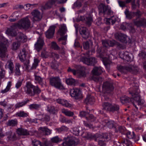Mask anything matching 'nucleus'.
I'll return each instance as SVG.
<instances>
[{"label":"nucleus","instance_id":"1","mask_svg":"<svg viewBox=\"0 0 146 146\" xmlns=\"http://www.w3.org/2000/svg\"><path fill=\"white\" fill-rule=\"evenodd\" d=\"M140 90L138 86H134L133 87V90L131 91L129 90V94H131L132 98H130L126 96L121 97L120 98L121 102L123 104L127 103L130 100L132 103L133 106L137 110H138V106H141L143 104L144 102V100L140 98L139 93Z\"/></svg>","mask_w":146,"mask_h":146},{"label":"nucleus","instance_id":"2","mask_svg":"<svg viewBox=\"0 0 146 146\" xmlns=\"http://www.w3.org/2000/svg\"><path fill=\"white\" fill-rule=\"evenodd\" d=\"M23 89L25 93L31 96H34L35 94H39L41 92L37 86L33 85L30 82H27Z\"/></svg>","mask_w":146,"mask_h":146},{"label":"nucleus","instance_id":"3","mask_svg":"<svg viewBox=\"0 0 146 146\" xmlns=\"http://www.w3.org/2000/svg\"><path fill=\"white\" fill-rule=\"evenodd\" d=\"M31 22L27 17L22 19L18 23H14V26H16L20 29H27L30 25Z\"/></svg>","mask_w":146,"mask_h":146},{"label":"nucleus","instance_id":"4","mask_svg":"<svg viewBox=\"0 0 146 146\" xmlns=\"http://www.w3.org/2000/svg\"><path fill=\"white\" fill-rule=\"evenodd\" d=\"M50 84L56 88L63 89L64 88L58 77H53L49 79Z\"/></svg>","mask_w":146,"mask_h":146},{"label":"nucleus","instance_id":"5","mask_svg":"<svg viewBox=\"0 0 146 146\" xmlns=\"http://www.w3.org/2000/svg\"><path fill=\"white\" fill-rule=\"evenodd\" d=\"M75 68L77 69L76 70L72 69L70 67H69L68 70V72H71L74 75H75L77 73L81 76H85V69L84 68L81 67L79 65L78 66H76Z\"/></svg>","mask_w":146,"mask_h":146},{"label":"nucleus","instance_id":"6","mask_svg":"<svg viewBox=\"0 0 146 146\" xmlns=\"http://www.w3.org/2000/svg\"><path fill=\"white\" fill-rule=\"evenodd\" d=\"M70 96L76 100H78L82 98V92L78 88H75L70 90Z\"/></svg>","mask_w":146,"mask_h":146},{"label":"nucleus","instance_id":"7","mask_svg":"<svg viewBox=\"0 0 146 146\" xmlns=\"http://www.w3.org/2000/svg\"><path fill=\"white\" fill-rule=\"evenodd\" d=\"M67 0H49L44 6H42L41 9L43 10L51 8L56 2L58 4H62L65 3Z\"/></svg>","mask_w":146,"mask_h":146},{"label":"nucleus","instance_id":"8","mask_svg":"<svg viewBox=\"0 0 146 146\" xmlns=\"http://www.w3.org/2000/svg\"><path fill=\"white\" fill-rule=\"evenodd\" d=\"M97 52L99 54L100 57L102 58V60L104 64H110L111 63L110 60L107 57L104 56L106 55L105 51L103 52L100 48H98V46Z\"/></svg>","mask_w":146,"mask_h":146},{"label":"nucleus","instance_id":"9","mask_svg":"<svg viewBox=\"0 0 146 146\" xmlns=\"http://www.w3.org/2000/svg\"><path fill=\"white\" fill-rule=\"evenodd\" d=\"M99 13H103L104 15H110L112 13L111 10L108 6L105 5L103 3H101L98 7Z\"/></svg>","mask_w":146,"mask_h":146},{"label":"nucleus","instance_id":"10","mask_svg":"<svg viewBox=\"0 0 146 146\" xmlns=\"http://www.w3.org/2000/svg\"><path fill=\"white\" fill-rule=\"evenodd\" d=\"M78 19L79 21L85 22L89 26L91 25L93 21L92 17L90 15L87 14L83 16H78Z\"/></svg>","mask_w":146,"mask_h":146},{"label":"nucleus","instance_id":"11","mask_svg":"<svg viewBox=\"0 0 146 146\" xmlns=\"http://www.w3.org/2000/svg\"><path fill=\"white\" fill-rule=\"evenodd\" d=\"M32 19L33 21H40L42 17V14L37 9L33 11L31 13Z\"/></svg>","mask_w":146,"mask_h":146},{"label":"nucleus","instance_id":"12","mask_svg":"<svg viewBox=\"0 0 146 146\" xmlns=\"http://www.w3.org/2000/svg\"><path fill=\"white\" fill-rule=\"evenodd\" d=\"M113 90V87L112 83L109 82L104 83L102 86V91L104 93H110Z\"/></svg>","mask_w":146,"mask_h":146},{"label":"nucleus","instance_id":"13","mask_svg":"<svg viewBox=\"0 0 146 146\" xmlns=\"http://www.w3.org/2000/svg\"><path fill=\"white\" fill-rule=\"evenodd\" d=\"M125 13L127 18L129 19H131L135 16L138 18H139L142 14L141 13L139 10H137L136 12H129L127 9L125 11Z\"/></svg>","mask_w":146,"mask_h":146},{"label":"nucleus","instance_id":"14","mask_svg":"<svg viewBox=\"0 0 146 146\" xmlns=\"http://www.w3.org/2000/svg\"><path fill=\"white\" fill-rule=\"evenodd\" d=\"M7 50L6 45L2 42H0V56L2 58H6L7 57Z\"/></svg>","mask_w":146,"mask_h":146},{"label":"nucleus","instance_id":"15","mask_svg":"<svg viewBox=\"0 0 146 146\" xmlns=\"http://www.w3.org/2000/svg\"><path fill=\"white\" fill-rule=\"evenodd\" d=\"M80 61L83 63L86 64H95L97 62V59L94 57H92L88 59L86 56H82L80 58Z\"/></svg>","mask_w":146,"mask_h":146},{"label":"nucleus","instance_id":"16","mask_svg":"<svg viewBox=\"0 0 146 146\" xmlns=\"http://www.w3.org/2000/svg\"><path fill=\"white\" fill-rule=\"evenodd\" d=\"M17 132L19 135H32L34 134L31 131H28L27 129L22 128H18L17 130Z\"/></svg>","mask_w":146,"mask_h":146},{"label":"nucleus","instance_id":"17","mask_svg":"<svg viewBox=\"0 0 146 146\" xmlns=\"http://www.w3.org/2000/svg\"><path fill=\"white\" fill-rule=\"evenodd\" d=\"M56 27L55 25H52L50 27L49 29L45 33V35L47 38H50L52 37Z\"/></svg>","mask_w":146,"mask_h":146},{"label":"nucleus","instance_id":"18","mask_svg":"<svg viewBox=\"0 0 146 146\" xmlns=\"http://www.w3.org/2000/svg\"><path fill=\"white\" fill-rule=\"evenodd\" d=\"M44 44L43 38L40 36L36 43L35 44V48L39 51L42 48Z\"/></svg>","mask_w":146,"mask_h":146},{"label":"nucleus","instance_id":"19","mask_svg":"<svg viewBox=\"0 0 146 146\" xmlns=\"http://www.w3.org/2000/svg\"><path fill=\"white\" fill-rule=\"evenodd\" d=\"M119 55L121 58L125 61L129 62L132 60V58L129 55V53L127 52H120Z\"/></svg>","mask_w":146,"mask_h":146},{"label":"nucleus","instance_id":"20","mask_svg":"<svg viewBox=\"0 0 146 146\" xmlns=\"http://www.w3.org/2000/svg\"><path fill=\"white\" fill-rule=\"evenodd\" d=\"M16 39L18 41L24 43L27 40V37L23 33L21 32L18 33L16 35Z\"/></svg>","mask_w":146,"mask_h":146},{"label":"nucleus","instance_id":"21","mask_svg":"<svg viewBox=\"0 0 146 146\" xmlns=\"http://www.w3.org/2000/svg\"><path fill=\"white\" fill-rule=\"evenodd\" d=\"M14 23L12 25L10 28L8 29L6 31V33L9 35L15 36L17 35L16 29L18 28L16 26H14Z\"/></svg>","mask_w":146,"mask_h":146},{"label":"nucleus","instance_id":"22","mask_svg":"<svg viewBox=\"0 0 146 146\" xmlns=\"http://www.w3.org/2000/svg\"><path fill=\"white\" fill-rule=\"evenodd\" d=\"M117 69L120 72L123 73H126L128 71L132 72L134 70L133 68L131 67V66L127 67L120 65L118 66Z\"/></svg>","mask_w":146,"mask_h":146},{"label":"nucleus","instance_id":"23","mask_svg":"<svg viewBox=\"0 0 146 146\" xmlns=\"http://www.w3.org/2000/svg\"><path fill=\"white\" fill-rule=\"evenodd\" d=\"M80 33L83 38L84 39H87L89 36V33L88 29L86 27L81 29Z\"/></svg>","mask_w":146,"mask_h":146},{"label":"nucleus","instance_id":"24","mask_svg":"<svg viewBox=\"0 0 146 146\" xmlns=\"http://www.w3.org/2000/svg\"><path fill=\"white\" fill-rule=\"evenodd\" d=\"M103 72L102 68L101 67H95L92 71V73L94 76H98Z\"/></svg>","mask_w":146,"mask_h":146},{"label":"nucleus","instance_id":"25","mask_svg":"<svg viewBox=\"0 0 146 146\" xmlns=\"http://www.w3.org/2000/svg\"><path fill=\"white\" fill-rule=\"evenodd\" d=\"M102 123L104 126L106 125L110 128H111L114 126L115 123L112 120L105 119L102 121Z\"/></svg>","mask_w":146,"mask_h":146},{"label":"nucleus","instance_id":"26","mask_svg":"<svg viewBox=\"0 0 146 146\" xmlns=\"http://www.w3.org/2000/svg\"><path fill=\"white\" fill-rule=\"evenodd\" d=\"M134 23L135 25L138 27L141 26L144 27L146 25V20L145 19H141L138 21L134 20Z\"/></svg>","mask_w":146,"mask_h":146},{"label":"nucleus","instance_id":"27","mask_svg":"<svg viewBox=\"0 0 146 146\" xmlns=\"http://www.w3.org/2000/svg\"><path fill=\"white\" fill-rule=\"evenodd\" d=\"M102 42L103 47L105 48L113 46L115 44L114 42L113 41L105 40H102Z\"/></svg>","mask_w":146,"mask_h":146},{"label":"nucleus","instance_id":"28","mask_svg":"<svg viewBox=\"0 0 146 146\" xmlns=\"http://www.w3.org/2000/svg\"><path fill=\"white\" fill-rule=\"evenodd\" d=\"M80 115L81 117H86L87 120H88V119L87 116H89L90 119L92 120V121H94V120L96 119L92 115H89L88 112L85 111H81L80 112Z\"/></svg>","mask_w":146,"mask_h":146},{"label":"nucleus","instance_id":"29","mask_svg":"<svg viewBox=\"0 0 146 146\" xmlns=\"http://www.w3.org/2000/svg\"><path fill=\"white\" fill-rule=\"evenodd\" d=\"M56 102L59 104L66 107H70L71 106V105L66 100L61 99H58L56 100Z\"/></svg>","mask_w":146,"mask_h":146},{"label":"nucleus","instance_id":"30","mask_svg":"<svg viewBox=\"0 0 146 146\" xmlns=\"http://www.w3.org/2000/svg\"><path fill=\"white\" fill-rule=\"evenodd\" d=\"M67 31V29L66 25L64 24H62L60 25L58 32L62 36L66 33Z\"/></svg>","mask_w":146,"mask_h":146},{"label":"nucleus","instance_id":"31","mask_svg":"<svg viewBox=\"0 0 146 146\" xmlns=\"http://www.w3.org/2000/svg\"><path fill=\"white\" fill-rule=\"evenodd\" d=\"M6 134L8 140L9 141H14L16 139L15 134L11 131L7 132Z\"/></svg>","mask_w":146,"mask_h":146},{"label":"nucleus","instance_id":"32","mask_svg":"<svg viewBox=\"0 0 146 146\" xmlns=\"http://www.w3.org/2000/svg\"><path fill=\"white\" fill-rule=\"evenodd\" d=\"M58 110V108L57 107L52 106H48L47 111L51 113L56 114L57 113Z\"/></svg>","mask_w":146,"mask_h":146},{"label":"nucleus","instance_id":"33","mask_svg":"<svg viewBox=\"0 0 146 146\" xmlns=\"http://www.w3.org/2000/svg\"><path fill=\"white\" fill-rule=\"evenodd\" d=\"M26 52L25 48H23L19 55L20 60L21 61H24L26 59Z\"/></svg>","mask_w":146,"mask_h":146},{"label":"nucleus","instance_id":"34","mask_svg":"<svg viewBox=\"0 0 146 146\" xmlns=\"http://www.w3.org/2000/svg\"><path fill=\"white\" fill-rule=\"evenodd\" d=\"M115 36L116 39L121 41L125 40L126 36L121 33H116L115 34Z\"/></svg>","mask_w":146,"mask_h":146},{"label":"nucleus","instance_id":"35","mask_svg":"<svg viewBox=\"0 0 146 146\" xmlns=\"http://www.w3.org/2000/svg\"><path fill=\"white\" fill-rule=\"evenodd\" d=\"M85 102L87 104H92L95 102L94 97L91 95H88L85 99Z\"/></svg>","mask_w":146,"mask_h":146},{"label":"nucleus","instance_id":"36","mask_svg":"<svg viewBox=\"0 0 146 146\" xmlns=\"http://www.w3.org/2000/svg\"><path fill=\"white\" fill-rule=\"evenodd\" d=\"M74 144V141L69 138H66V141L62 143L63 146H70Z\"/></svg>","mask_w":146,"mask_h":146},{"label":"nucleus","instance_id":"37","mask_svg":"<svg viewBox=\"0 0 146 146\" xmlns=\"http://www.w3.org/2000/svg\"><path fill=\"white\" fill-rule=\"evenodd\" d=\"M112 104L108 102H104L102 104L103 109L106 111H110Z\"/></svg>","mask_w":146,"mask_h":146},{"label":"nucleus","instance_id":"38","mask_svg":"<svg viewBox=\"0 0 146 146\" xmlns=\"http://www.w3.org/2000/svg\"><path fill=\"white\" fill-rule=\"evenodd\" d=\"M106 23L107 24H110L111 23V24L113 25L116 20V17L115 16H112L109 18H106Z\"/></svg>","mask_w":146,"mask_h":146},{"label":"nucleus","instance_id":"39","mask_svg":"<svg viewBox=\"0 0 146 146\" xmlns=\"http://www.w3.org/2000/svg\"><path fill=\"white\" fill-rule=\"evenodd\" d=\"M38 64H32L31 66L29 64H24L23 68L27 71H30L31 70L35 69L37 66Z\"/></svg>","mask_w":146,"mask_h":146},{"label":"nucleus","instance_id":"40","mask_svg":"<svg viewBox=\"0 0 146 146\" xmlns=\"http://www.w3.org/2000/svg\"><path fill=\"white\" fill-rule=\"evenodd\" d=\"M29 102V100H27L26 101L18 102L15 105V107L16 109L25 106Z\"/></svg>","mask_w":146,"mask_h":146},{"label":"nucleus","instance_id":"41","mask_svg":"<svg viewBox=\"0 0 146 146\" xmlns=\"http://www.w3.org/2000/svg\"><path fill=\"white\" fill-rule=\"evenodd\" d=\"M62 112L64 114L66 115L71 117L74 115L73 112L65 109H62Z\"/></svg>","mask_w":146,"mask_h":146},{"label":"nucleus","instance_id":"42","mask_svg":"<svg viewBox=\"0 0 146 146\" xmlns=\"http://www.w3.org/2000/svg\"><path fill=\"white\" fill-rule=\"evenodd\" d=\"M39 130L43 133L45 135H48L51 133V131L45 127H41L39 128Z\"/></svg>","mask_w":146,"mask_h":146},{"label":"nucleus","instance_id":"43","mask_svg":"<svg viewBox=\"0 0 146 146\" xmlns=\"http://www.w3.org/2000/svg\"><path fill=\"white\" fill-rule=\"evenodd\" d=\"M20 45V42L17 41V42H13L12 44L11 49L14 50H17L19 48Z\"/></svg>","mask_w":146,"mask_h":146},{"label":"nucleus","instance_id":"44","mask_svg":"<svg viewBox=\"0 0 146 146\" xmlns=\"http://www.w3.org/2000/svg\"><path fill=\"white\" fill-rule=\"evenodd\" d=\"M16 115L19 117H25L28 115V114L24 111H20L16 113Z\"/></svg>","mask_w":146,"mask_h":146},{"label":"nucleus","instance_id":"45","mask_svg":"<svg viewBox=\"0 0 146 146\" xmlns=\"http://www.w3.org/2000/svg\"><path fill=\"white\" fill-rule=\"evenodd\" d=\"M67 38V35L62 37L58 39L60 43L62 45H65L66 44V40Z\"/></svg>","mask_w":146,"mask_h":146},{"label":"nucleus","instance_id":"46","mask_svg":"<svg viewBox=\"0 0 146 146\" xmlns=\"http://www.w3.org/2000/svg\"><path fill=\"white\" fill-rule=\"evenodd\" d=\"M35 80L36 81V82L38 83L41 85H42L44 84L43 81V78H41L40 76H39L35 75Z\"/></svg>","mask_w":146,"mask_h":146},{"label":"nucleus","instance_id":"47","mask_svg":"<svg viewBox=\"0 0 146 146\" xmlns=\"http://www.w3.org/2000/svg\"><path fill=\"white\" fill-rule=\"evenodd\" d=\"M11 84V82H9L6 88L3 90H1V93L3 94H4L8 92L10 89Z\"/></svg>","mask_w":146,"mask_h":146},{"label":"nucleus","instance_id":"48","mask_svg":"<svg viewBox=\"0 0 146 146\" xmlns=\"http://www.w3.org/2000/svg\"><path fill=\"white\" fill-rule=\"evenodd\" d=\"M40 104H33L29 105V108L31 110L33 109L37 110L40 107Z\"/></svg>","mask_w":146,"mask_h":146},{"label":"nucleus","instance_id":"49","mask_svg":"<svg viewBox=\"0 0 146 146\" xmlns=\"http://www.w3.org/2000/svg\"><path fill=\"white\" fill-rule=\"evenodd\" d=\"M66 84L68 85H74L75 83L74 79L72 78L66 79Z\"/></svg>","mask_w":146,"mask_h":146},{"label":"nucleus","instance_id":"50","mask_svg":"<svg viewBox=\"0 0 146 146\" xmlns=\"http://www.w3.org/2000/svg\"><path fill=\"white\" fill-rule=\"evenodd\" d=\"M119 109L118 105L116 104H112L110 111L114 112L115 111L118 110Z\"/></svg>","mask_w":146,"mask_h":146},{"label":"nucleus","instance_id":"51","mask_svg":"<svg viewBox=\"0 0 146 146\" xmlns=\"http://www.w3.org/2000/svg\"><path fill=\"white\" fill-rule=\"evenodd\" d=\"M112 136V135L110 133H105L103 135V138L107 139V141L110 140L111 139Z\"/></svg>","mask_w":146,"mask_h":146},{"label":"nucleus","instance_id":"52","mask_svg":"<svg viewBox=\"0 0 146 146\" xmlns=\"http://www.w3.org/2000/svg\"><path fill=\"white\" fill-rule=\"evenodd\" d=\"M117 52L116 50H113L111 52V54L109 56V57H111V59H114L116 58V56L117 54Z\"/></svg>","mask_w":146,"mask_h":146},{"label":"nucleus","instance_id":"53","mask_svg":"<svg viewBox=\"0 0 146 146\" xmlns=\"http://www.w3.org/2000/svg\"><path fill=\"white\" fill-rule=\"evenodd\" d=\"M51 141L53 143H57L61 141V140L59 138L58 136H56L51 138Z\"/></svg>","mask_w":146,"mask_h":146},{"label":"nucleus","instance_id":"54","mask_svg":"<svg viewBox=\"0 0 146 146\" xmlns=\"http://www.w3.org/2000/svg\"><path fill=\"white\" fill-rule=\"evenodd\" d=\"M17 123V120L16 119L9 120L8 122V125L9 126H14Z\"/></svg>","mask_w":146,"mask_h":146},{"label":"nucleus","instance_id":"55","mask_svg":"<svg viewBox=\"0 0 146 146\" xmlns=\"http://www.w3.org/2000/svg\"><path fill=\"white\" fill-rule=\"evenodd\" d=\"M51 47L55 50H59L60 48L55 42H52L51 43Z\"/></svg>","mask_w":146,"mask_h":146},{"label":"nucleus","instance_id":"56","mask_svg":"<svg viewBox=\"0 0 146 146\" xmlns=\"http://www.w3.org/2000/svg\"><path fill=\"white\" fill-rule=\"evenodd\" d=\"M81 6L82 4L81 2L77 1L74 3L72 8H79L81 7Z\"/></svg>","mask_w":146,"mask_h":146},{"label":"nucleus","instance_id":"57","mask_svg":"<svg viewBox=\"0 0 146 146\" xmlns=\"http://www.w3.org/2000/svg\"><path fill=\"white\" fill-rule=\"evenodd\" d=\"M5 67L6 68H8L10 71L9 72L11 73H12L13 72L14 65L13 64H6Z\"/></svg>","mask_w":146,"mask_h":146},{"label":"nucleus","instance_id":"58","mask_svg":"<svg viewBox=\"0 0 146 146\" xmlns=\"http://www.w3.org/2000/svg\"><path fill=\"white\" fill-rule=\"evenodd\" d=\"M36 5L35 4H30L28 3L26 4L24 7L25 9L27 11L30 9L31 8H33L34 7L35 5Z\"/></svg>","mask_w":146,"mask_h":146},{"label":"nucleus","instance_id":"59","mask_svg":"<svg viewBox=\"0 0 146 146\" xmlns=\"http://www.w3.org/2000/svg\"><path fill=\"white\" fill-rule=\"evenodd\" d=\"M32 142L33 146H43L39 141L34 140Z\"/></svg>","mask_w":146,"mask_h":146},{"label":"nucleus","instance_id":"60","mask_svg":"<svg viewBox=\"0 0 146 146\" xmlns=\"http://www.w3.org/2000/svg\"><path fill=\"white\" fill-rule=\"evenodd\" d=\"M126 135L129 139H132L135 137V134L133 132H132L131 133L130 132L128 131L126 133Z\"/></svg>","mask_w":146,"mask_h":146},{"label":"nucleus","instance_id":"61","mask_svg":"<svg viewBox=\"0 0 146 146\" xmlns=\"http://www.w3.org/2000/svg\"><path fill=\"white\" fill-rule=\"evenodd\" d=\"M73 133L75 135L78 136L79 135V130L78 127H74L73 129Z\"/></svg>","mask_w":146,"mask_h":146},{"label":"nucleus","instance_id":"62","mask_svg":"<svg viewBox=\"0 0 146 146\" xmlns=\"http://www.w3.org/2000/svg\"><path fill=\"white\" fill-rule=\"evenodd\" d=\"M139 56L141 58H143L146 59V53L144 51H141L139 54ZM144 64H146V61Z\"/></svg>","mask_w":146,"mask_h":146},{"label":"nucleus","instance_id":"63","mask_svg":"<svg viewBox=\"0 0 146 146\" xmlns=\"http://www.w3.org/2000/svg\"><path fill=\"white\" fill-rule=\"evenodd\" d=\"M19 66L18 64L16 65L15 67V73L17 75H19L21 74L20 71L19 70Z\"/></svg>","mask_w":146,"mask_h":146},{"label":"nucleus","instance_id":"64","mask_svg":"<svg viewBox=\"0 0 146 146\" xmlns=\"http://www.w3.org/2000/svg\"><path fill=\"white\" fill-rule=\"evenodd\" d=\"M19 12L15 11L11 15L10 17L17 19L19 16Z\"/></svg>","mask_w":146,"mask_h":146}]
</instances>
